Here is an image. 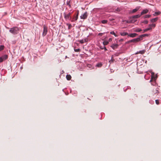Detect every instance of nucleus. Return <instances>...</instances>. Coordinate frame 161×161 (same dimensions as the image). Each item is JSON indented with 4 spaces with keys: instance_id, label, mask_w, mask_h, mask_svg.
Returning <instances> with one entry per match:
<instances>
[{
    "instance_id": "34",
    "label": "nucleus",
    "mask_w": 161,
    "mask_h": 161,
    "mask_svg": "<svg viewBox=\"0 0 161 161\" xmlns=\"http://www.w3.org/2000/svg\"><path fill=\"white\" fill-rule=\"evenodd\" d=\"M155 102H156V103L157 104H159V101L158 100H155Z\"/></svg>"
},
{
    "instance_id": "35",
    "label": "nucleus",
    "mask_w": 161,
    "mask_h": 161,
    "mask_svg": "<svg viewBox=\"0 0 161 161\" xmlns=\"http://www.w3.org/2000/svg\"><path fill=\"white\" fill-rule=\"evenodd\" d=\"M103 33H99L98 34V36H102L103 35Z\"/></svg>"
},
{
    "instance_id": "36",
    "label": "nucleus",
    "mask_w": 161,
    "mask_h": 161,
    "mask_svg": "<svg viewBox=\"0 0 161 161\" xmlns=\"http://www.w3.org/2000/svg\"><path fill=\"white\" fill-rule=\"evenodd\" d=\"M75 52H79L80 51V49H75Z\"/></svg>"
},
{
    "instance_id": "6",
    "label": "nucleus",
    "mask_w": 161,
    "mask_h": 161,
    "mask_svg": "<svg viewBox=\"0 0 161 161\" xmlns=\"http://www.w3.org/2000/svg\"><path fill=\"white\" fill-rule=\"evenodd\" d=\"M64 17L65 19L66 20L69 19L70 18V13H69L68 14H66L65 13L64 14Z\"/></svg>"
},
{
    "instance_id": "22",
    "label": "nucleus",
    "mask_w": 161,
    "mask_h": 161,
    "mask_svg": "<svg viewBox=\"0 0 161 161\" xmlns=\"http://www.w3.org/2000/svg\"><path fill=\"white\" fill-rule=\"evenodd\" d=\"M107 22L108 20H103L101 21V23L103 24H106L107 23Z\"/></svg>"
},
{
    "instance_id": "25",
    "label": "nucleus",
    "mask_w": 161,
    "mask_h": 161,
    "mask_svg": "<svg viewBox=\"0 0 161 161\" xmlns=\"http://www.w3.org/2000/svg\"><path fill=\"white\" fill-rule=\"evenodd\" d=\"M110 33L111 34L114 35L115 37L117 36L114 31L110 32Z\"/></svg>"
},
{
    "instance_id": "15",
    "label": "nucleus",
    "mask_w": 161,
    "mask_h": 161,
    "mask_svg": "<svg viewBox=\"0 0 161 161\" xmlns=\"http://www.w3.org/2000/svg\"><path fill=\"white\" fill-rule=\"evenodd\" d=\"M158 18H153V19H152L151 20V22H154L158 20Z\"/></svg>"
},
{
    "instance_id": "10",
    "label": "nucleus",
    "mask_w": 161,
    "mask_h": 161,
    "mask_svg": "<svg viewBox=\"0 0 161 161\" xmlns=\"http://www.w3.org/2000/svg\"><path fill=\"white\" fill-rule=\"evenodd\" d=\"M137 35V34L136 33H134L129 34L128 35V36L131 37H136Z\"/></svg>"
},
{
    "instance_id": "9",
    "label": "nucleus",
    "mask_w": 161,
    "mask_h": 161,
    "mask_svg": "<svg viewBox=\"0 0 161 161\" xmlns=\"http://www.w3.org/2000/svg\"><path fill=\"white\" fill-rule=\"evenodd\" d=\"M149 35L148 34H146L143 35H142L139 36V37L140 39V40H142L143 39V37L145 36H148Z\"/></svg>"
},
{
    "instance_id": "1",
    "label": "nucleus",
    "mask_w": 161,
    "mask_h": 161,
    "mask_svg": "<svg viewBox=\"0 0 161 161\" xmlns=\"http://www.w3.org/2000/svg\"><path fill=\"white\" fill-rule=\"evenodd\" d=\"M19 30V28L17 27H14L10 29L9 31L13 34L15 35L18 34Z\"/></svg>"
},
{
    "instance_id": "8",
    "label": "nucleus",
    "mask_w": 161,
    "mask_h": 161,
    "mask_svg": "<svg viewBox=\"0 0 161 161\" xmlns=\"http://www.w3.org/2000/svg\"><path fill=\"white\" fill-rule=\"evenodd\" d=\"M148 10L147 9H145L142 10L141 12V15H142L143 14H146L148 12Z\"/></svg>"
},
{
    "instance_id": "21",
    "label": "nucleus",
    "mask_w": 161,
    "mask_h": 161,
    "mask_svg": "<svg viewBox=\"0 0 161 161\" xmlns=\"http://www.w3.org/2000/svg\"><path fill=\"white\" fill-rule=\"evenodd\" d=\"M142 30L140 28H136L134 30V31L137 32H139L141 31Z\"/></svg>"
},
{
    "instance_id": "30",
    "label": "nucleus",
    "mask_w": 161,
    "mask_h": 161,
    "mask_svg": "<svg viewBox=\"0 0 161 161\" xmlns=\"http://www.w3.org/2000/svg\"><path fill=\"white\" fill-rule=\"evenodd\" d=\"M78 18V15H76V16L74 18V19L75 20H77Z\"/></svg>"
},
{
    "instance_id": "11",
    "label": "nucleus",
    "mask_w": 161,
    "mask_h": 161,
    "mask_svg": "<svg viewBox=\"0 0 161 161\" xmlns=\"http://www.w3.org/2000/svg\"><path fill=\"white\" fill-rule=\"evenodd\" d=\"M140 7H137L135 8L132 10L131 11L132 13H134L137 11L140 8Z\"/></svg>"
},
{
    "instance_id": "37",
    "label": "nucleus",
    "mask_w": 161,
    "mask_h": 161,
    "mask_svg": "<svg viewBox=\"0 0 161 161\" xmlns=\"http://www.w3.org/2000/svg\"><path fill=\"white\" fill-rule=\"evenodd\" d=\"M114 19H113V18H112V19H109V20L110 21H112V20H113Z\"/></svg>"
},
{
    "instance_id": "38",
    "label": "nucleus",
    "mask_w": 161,
    "mask_h": 161,
    "mask_svg": "<svg viewBox=\"0 0 161 161\" xmlns=\"http://www.w3.org/2000/svg\"><path fill=\"white\" fill-rule=\"evenodd\" d=\"M104 49H105V51H106L107 50V49L106 48V47H104Z\"/></svg>"
},
{
    "instance_id": "27",
    "label": "nucleus",
    "mask_w": 161,
    "mask_h": 161,
    "mask_svg": "<svg viewBox=\"0 0 161 161\" xmlns=\"http://www.w3.org/2000/svg\"><path fill=\"white\" fill-rule=\"evenodd\" d=\"M4 47L3 46H0V51L3 50V49Z\"/></svg>"
},
{
    "instance_id": "24",
    "label": "nucleus",
    "mask_w": 161,
    "mask_h": 161,
    "mask_svg": "<svg viewBox=\"0 0 161 161\" xmlns=\"http://www.w3.org/2000/svg\"><path fill=\"white\" fill-rule=\"evenodd\" d=\"M152 75V78H155L154 76V73L153 72L151 73Z\"/></svg>"
},
{
    "instance_id": "13",
    "label": "nucleus",
    "mask_w": 161,
    "mask_h": 161,
    "mask_svg": "<svg viewBox=\"0 0 161 161\" xmlns=\"http://www.w3.org/2000/svg\"><path fill=\"white\" fill-rule=\"evenodd\" d=\"M145 51L144 50H142L141 51H140L139 52H137L135 54H137L138 53H141L142 54H143L144 53Z\"/></svg>"
},
{
    "instance_id": "28",
    "label": "nucleus",
    "mask_w": 161,
    "mask_h": 161,
    "mask_svg": "<svg viewBox=\"0 0 161 161\" xmlns=\"http://www.w3.org/2000/svg\"><path fill=\"white\" fill-rule=\"evenodd\" d=\"M149 26L150 27H155V24H152L149 25Z\"/></svg>"
},
{
    "instance_id": "32",
    "label": "nucleus",
    "mask_w": 161,
    "mask_h": 161,
    "mask_svg": "<svg viewBox=\"0 0 161 161\" xmlns=\"http://www.w3.org/2000/svg\"><path fill=\"white\" fill-rule=\"evenodd\" d=\"M115 11L117 12H119L120 11V8H117L116 9H115Z\"/></svg>"
},
{
    "instance_id": "16",
    "label": "nucleus",
    "mask_w": 161,
    "mask_h": 161,
    "mask_svg": "<svg viewBox=\"0 0 161 161\" xmlns=\"http://www.w3.org/2000/svg\"><path fill=\"white\" fill-rule=\"evenodd\" d=\"M152 29V28L151 27H149L147 28H146L143 30V33H144L145 32H146L148 31H149L150 30H151Z\"/></svg>"
},
{
    "instance_id": "5",
    "label": "nucleus",
    "mask_w": 161,
    "mask_h": 161,
    "mask_svg": "<svg viewBox=\"0 0 161 161\" xmlns=\"http://www.w3.org/2000/svg\"><path fill=\"white\" fill-rule=\"evenodd\" d=\"M43 31L42 33V36H45L46 35L47 33V28L45 25H43Z\"/></svg>"
},
{
    "instance_id": "3",
    "label": "nucleus",
    "mask_w": 161,
    "mask_h": 161,
    "mask_svg": "<svg viewBox=\"0 0 161 161\" xmlns=\"http://www.w3.org/2000/svg\"><path fill=\"white\" fill-rule=\"evenodd\" d=\"M140 41H141L139 37L137 38L134 39H132V40H130V41H128V43L132 42H139Z\"/></svg>"
},
{
    "instance_id": "18",
    "label": "nucleus",
    "mask_w": 161,
    "mask_h": 161,
    "mask_svg": "<svg viewBox=\"0 0 161 161\" xmlns=\"http://www.w3.org/2000/svg\"><path fill=\"white\" fill-rule=\"evenodd\" d=\"M66 78L67 80H69L71 79V76L70 75H67L66 76Z\"/></svg>"
},
{
    "instance_id": "19",
    "label": "nucleus",
    "mask_w": 161,
    "mask_h": 161,
    "mask_svg": "<svg viewBox=\"0 0 161 161\" xmlns=\"http://www.w3.org/2000/svg\"><path fill=\"white\" fill-rule=\"evenodd\" d=\"M129 34L127 32H122L120 33V35L122 36H125L126 35H128Z\"/></svg>"
},
{
    "instance_id": "26",
    "label": "nucleus",
    "mask_w": 161,
    "mask_h": 161,
    "mask_svg": "<svg viewBox=\"0 0 161 161\" xmlns=\"http://www.w3.org/2000/svg\"><path fill=\"white\" fill-rule=\"evenodd\" d=\"M108 43V41H104L103 42V44L104 45H107Z\"/></svg>"
},
{
    "instance_id": "12",
    "label": "nucleus",
    "mask_w": 161,
    "mask_h": 161,
    "mask_svg": "<svg viewBox=\"0 0 161 161\" xmlns=\"http://www.w3.org/2000/svg\"><path fill=\"white\" fill-rule=\"evenodd\" d=\"M87 42V39L85 38L84 39H82L79 41V42L80 43L82 44L84 42Z\"/></svg>"
},
{
    "instance_id": "14",
    "label": "nucleus",
    "mask_w": 161,
    "mask_h": 161,
    "mask_svg": "<svg viewBox=\"0 0 161 161\" xmlns=\"http://www.w3.org/2000/svg\"><path fill=\"white\" fill-rule=\"evenodd\" d=\"M118 46V45L117 44H113L111 46V47L114 49L117 48Z\"/></svg>"
},
{
    "instance_id": "4",
    "label": "nucleus",
    "mask_w": 161,
    "mask_h": 161,
    "mask_svg": "<svg viewBox=\"0 0 161 161\" xmlns=\"http://www.w3.org/2000/svg\"><path fill=\"white\" fill-rule=\"evenodd\" d=\"M8 56L7 55H4L0 57V62H2L8 58Z\"/></svg>"
},
{
    "instance_id": "20",
    "label": "nucleus",
    "mask_w": 161,
    "mask_h": 161,
    "mask_svg": "<svg viewBox=\"0 0 161 161\" xmlns=\"http://www.w3.org/2000/svg\"><path fill=\"white\" fill-rule=\"evenodd\" d=\"M102 66V64L101 63H99L97 64L96 66L98 67H100Z\"/></svg>"
},
{
    "instance_id": "2",
    "label": "nucleus",
    "mask_w": 161,
    "mask_h": 161,
    "mask_svg": "<svg viewBox=\"0 0 161 161\" xmlns=\"http://www.w3.org/2000/svg\"><path fill=\"white\" fill-rule=\"evenodd\" d=\"M141 16V14H137L134 15L130 18V20L129 21H127L126 22L128 23H134L136 20H134V19L138 18L140 17Z\"/></svg>"
},
{
    "instance_id": "17",
    "label": "nucleus",
    "mask_w": 161,
    "mask_h": 161,
    "mask_svg": "<svg viewBox=\"0 0 161 161\" xmlns=\"http://www.w3.org/2000/svg\"><path fill=\"white\" fill-rule=\"evenodd\" d=\"M160 13L161 12L160 11L156 12L155 13L153 14V15L155 16L156 15L160 14Z\"/></svg>"
},
{
    "instance_id": "40",
    "label": "nucleus",
    "mask_w": 161,
    "mask_h": 161,
    "mask_svg": "<svg viewBox=\"0 0 161 161\" xmlns=\"http://www.w3.org/2000/svg\"><path fill=\"white\" fill-rule=\"evenodd\" d=\"M151 81H152V80H150V82H151Z\"/></svg>"
},
{
    "instance_id": "23",
    "label": "nucleus",
    "mask_w": 161,
    "mask_h": 161,
    "mask_svg": "<svg viewBox=\"0 0 161 161\" xmlns=\"http://www.w3.org/2000/svg\"><path fill=\"white\" fill-rule=\"evenodd\" d=\"M151 15H146L145 16H144V18H149L151 17Z\"/></svg>"
},
{
    "instance_id": "7",
    "label": "nucleus",
    "mask_w": 161,
    "mask_h": 161,
    "mask_svg": "<svg viewBox=\"0 0 161 161\" xmlns=\"http://www.w3.org/2000/svg\"><path fill=\"white\" fill-rule=\"evenodd\" d=\"M87 16V12H86L80 16V18L81 19H85L86 18Z\"/></svg>"
},
{
    "instance_id": "29",
    "label": "nucleus",
    "mask_w": 161,
    "mask_h": 161,
    "mask_svg": "<svg viewBox=\"0 0 161 161\" xmlns=\"http://www.w3.org/2000/svg\"><path fill=\"white\" fill-rule=\"evenodd\" d=\"M153 92L155 94L158 93V90L157 89V88L156 89L155 91H153Z\"/></svg>"
},
{
    "instance_id": "31",
    "label": "nucleus",
    "mask_w": 161,
    "mask_h": 161,
    "mask_svg": "<svg viewBox=\"0 0 161 161\" xmlns=\"http://www.w3.org/2000/svg\"><path fill=\"white\" fill-rule=\"evenodd\" d=\"M148 21L147 20H145L144 21L142 22V23H144L145 24H147L148 23Z\"/></svg>"
},
{
    "instance_id": "39",
    "label": "nucleus",
    "mask_w": 161,
    "mask_h": 161,
    "mask_svg": "<svg viewBox=\"0 0 161 161\" xmlns=\"http://www.w3.org/2000/svg\"><path fill=\"white\" fill-rule=\"evenodd\" d=\"M79 12H78L77 14V15H78V16Z\"/></svg>"
},
{
    "instance_id": "33",
    "label": "nucleus",
    "mask_w": 161,
    "mask_h": 161,
    "mask_svg": "<svg viewBox=\"0 0 161 161\" xmlns=\"http://www.w3.org/2000/svg\"><path fill=\"white\" fill-rule=\"evenodd\" d=\"M67 25H68V26H69V29L70 28H71V27H72V25L70 24H67Z\"/></svg>"
}]
</instances>
